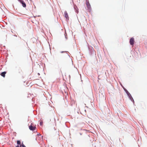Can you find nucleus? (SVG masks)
Segmentation results:
<instances>
[{"label":"nucleus","instance_id":"1","mask_svg":"<svg viewBox=\"0 0 147 147\" xmlns=\"http://www.w3.org/2000/svg\"><path fill=\"white\" fill-rule=\"evenodd\" d=\"M20 143L21 142L20 141H17V144H18V145L15 147H26L23 143L21 144H20Z\"/></svg>","mask_w":147,"mask_h":147},{"label":"nucleus","instance_id":"2","mask_svg":"<svg viewBox=\"0 0 147 147\" xmlns=\"http://www.w3.org/2000/svg\"><path fill=\"white\" fill-rule=\"evenodd\" d=\"M134 38H131L129 41L130 44L131 45H133L134 43Z\"/></svg>","mask_w":147,"mask_h":147},{"label":"nucleus","instance_id":"3","mask_svg":"<svg viewBox=\"0 0 147 147\" xmlns=\"http://www.w3.org/2000/svg\"><path fill=\"white\" fill-rule=\"evenodd\" d=\"M64 14L65 15V16L66 18V19L67 20H68L69 17H68V15L66 11H65L64 12Z\"/></svg>","mask_w":147,"mask_h":147},{"label":"nucleus","instance_id":"4","mask_svg":"<svg viewBox=\"0 0 147 147\" xmlns=\"http://www.w3.org/2000/svg\"><path fill=\"white\" fill-rule=\"evenodd\" d=\"M29 128L30 130H33L35 129L36 127H35L33 126L31 124L30 126H29Z\"/></svg>","mask_w":147,"mask_h":147},{"label":"nucleus","instance_id":"5","mask_svg":"<svg viewBox=\"0 0 147 147\" xmlns=\"http://www.w3.org/2000/svg\"><path fill=\"white\" fill-rule=\"evenodd\" d=\"M86 4L87 5V7L88 9L90 8L91 7L89 2H87L86 3Z\"/></svg>","mask_w":147,"mask_h":147},{"label":"nucleus","instance_id":"6","mask_svg":"<svg viewBox=\"0 0 147 147\" xmlns=\"http://www.w3.org/2000/svg\"><path fill=\"white\" fill-rule=\"evenodd\" d=\"M6 72L4 71L2 72L1 74V75L3 77H4L5 76V74H6Z\"/></svg>","mask_w":147,"mask_h":147},{"label":"nucleus","instance_id":"7","mask_svg":"<svg viewBox=\"0 0 147 147\" xmlns=\"http://www.w3.org/2000/svg\"><path fill=\"white\" fill-rule=\"evenodd\" d=\"M75 101L74 100H71V105L72 106L73 105H74L75 104Z\"/></svg>","mask_w":147,"mask_h":147},{"label":"nucleus","instance_id":"8","mask_svg":"<svg viewBox=\"0 0 147 147\" xmlns=\"http://www.w3.org/2000/svg\"><path fill=\"white\" fill-rule=\"evenodd\" d=\"M21 3L24 7H26V4L24 1H22Z\"/></svg>","mask_w":147,"mask_h":147},{"label":"nucleus","instance_id":"9","mask_svg":"<svg viewBox=\"0 0 147 147\" xmlns=\"http://www.w3.org/2000/svg\"><path fill=\"white\" fill-rule=\"evenodd\" d=\"M34 19H35L34 17L32 18V21L33 23H35L36 24V20Z\"/></svg>","mask_w":147,"mask_h":147},{"label":"nucleus","instance_id":"10","mask_svg":"<svg viewBox=\"0 0 147 147\" xmlns=\"http://www.w3.org/2000/svg\"><path fill=\"white\" fill-rule=\"evenodd\" d=\"M43 121L42 120H40V125L42 126L43 125Z\"/></svg>","mask_w":147,"mask_h":147},{"label":"nucleus","instance_id":"11","mask_svg":"<svg viewBox=\"0 0 147 147\" xmlns=\"http://www.w3.org/2000/svg\"><path fill=\"white\" fill-rule=\"evenodd\" d=\"M18 0L19 1H20V3H22V2L23 1V0Z\"/></svg>","mask_w":147,"mask_h":147},{"label":"nucleus","instance_id":"12","mask_svg":"<svg viewBox=\"0 0 147 147\" xmlns=\"http://www.w3.org/2000/svg\"><path fill=\"white\" fill-rule=\"evenodd\" d=\"M38 136H41V135L39 133L37 134V137Z\"/></svg>","mask_w":147,"mask_h":147},{"label":"nucleus","instance_id":"13","mask_svg":"<svg viewBox=\"0 0 147 147\" xmlns=\"http://www.w3.org/2000/svg\"><path fill=\"white\" fill-rule=\"evenodd\" d=\"M42 140V136L41 137H40V140Z\"/></svg>","mask_w":147,"mask_h":147},{"label":"nucleus","instance_id":"14","mask_svg":"<svg viewBox=\"0 0 147 147\" xmlns=\"http://www.w3.org/2000/svg\"><path fill=\"white\" fill-rule=\"evenodd\" d=\"M63 52H64L63 51H61V53H63Z\"/></svg>","mask_w":147,"mask_h":147},{"label":"nucleus","instance_id":"15","mask_svg":"<svg viewBox=\"0 0 147 147\" xmlns=\"http://www.w3.org/2000/svg\"><path fill=\"white\" fill-rule=\"evenodd\" d=\"M129 94V93H127V94H128H128Z\"/></svg>","mask_w":147,"mask_h":147},{"label":"nucleus","instance_id":"16","mask_svg":"<svg viewBox=\"0 0 147 147\" xmlns=\"http://www.w3.org/2000/svg\"><path fill=\"white\" fill-rule=\"evenodd\" d=\"M38 75H40V74L39 73L38 74Z\"/></svg>","mask_w":147,"mask_h":147}]
</instances>
